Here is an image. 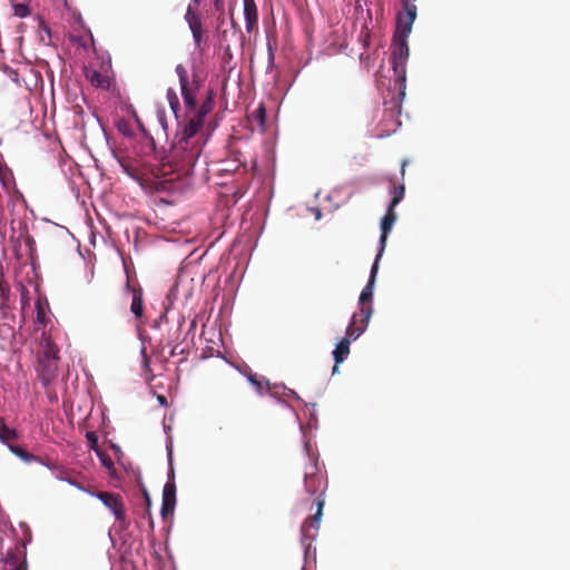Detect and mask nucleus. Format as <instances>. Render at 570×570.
<instances>
[{
	"mask_svg": "<svg viewBox=\"0 0 570 570\" xmlns=\"http://www.w3.org/2000/svg\"><path fill=\"white\" fill-rule=\"evenodd\" d=\"M311 463L306 465L304 473V488L309 495H317L316 498V513L307 518L301 528L302 543L309 547L312 540L315 538L321 522L323 508L325 504L324 494L327 488V480L322 473L317 458L311 459Z\"/></svg>",
	"mask_w": 570,
	"mask_h": 570,
	"instance_id": "obj_1",
	"label": "nucleus"
},
{
	"mask_svg": "<svg viewBox=\"0 0 570 570\" xmlns=\"http://www.w3.org/2000/svg\"><path fill=\"white\" fill-rule=\"evenodd\" d=\"M204 121L194 115L184 127L181 137L174 145V157H179L184 165H194L200 154V148L194 138L203 128Z\"/></svg>",
	"mask_w": 570,
	"mask_h": 570,
	"instance_id": "obj_2",
	"label": "nucleus"
},
{
	"mask_svg": "<svg viewBox=\"0 0 570 570\" xmlns=\"http://www.w3.org/2000/svg\"><path fill=\"white\" fill-rule=\"evenodd\" d=\"M6 445L8 446L9 451L12 454L18 456L23 462H26V463H33V462H36V463H39V464L46 466L49 471L52 472V474L55 475L56 479L66 481L70 485H73V487L78 488L81 491H85V492L90 493L91 495H95L96 498H98L100 500V502L105 507H107V492H104V491L98 492V493L90 492L85 487L78 484L76 481H73L71 479L62 478L61 474H62L63 470H62V468L59 464H57V463H55L52 461H49V460H45L41 456L31 454V453L27 452L23 448L10 443V441H8V444H6Z\"/></svg>",
	"mask_w": 570,
	"mask_h": 570,
	"instance_id": "obj_3",
	"label": "nucleus"
},
{
	"mask_svg": "<svg viewBox=\"0 0 570 570\" xmlns=\"http://www.w3.org/2000/svg\"><path fill=\"white\" fill-rule=\"evenodd\" d=\"M109 511L115 515L116 522L114 524L115 535L117 538H112L109 532V539L112 541V546L117 547V541H121L120 550L127 552V543L130 534L128 532V527L130 524V520L127 515V508L125 504L124 497L118 493H109Z\"/></svg>",
	"mask_w": 570,
	"mask_h": 570,
	"instance_id": "obj_4",
	"label": "nucleus"
},
{
	"mask_svg": "<svg viewBox=\"0 0 570 570\" xmlns=\"http://www.w3.org/2000/svg\"><path fill=\"white\" fill-rule=\"evenodd\" d=\"M407 37V33L395 31L392 43V68L396 81L403 87L406 79V62L410 55Z\"/></svg>",
	"mask_w": 570,
	"mask_h": 570,
	"instance_id": "obj_5",
	"label": "nucleus"
},
{
	"mask_svg": "<svg viewBox=\"0 0 570 570\" xmlns=\"http://www.w3.org/2000/svg\"><path fill=\"white\" fill-rule=\"evenodd\" d=\"M1 561L6 570H28L26 543L19 541L14 550L8 549Z\"/></svg>",
	"mask_w": 570,
	"mask_h": 570,
	"instance_id": "obj_6",
	"label": "nucleus"
},
{
	"mask_svg": "<svg viewBox=\"0 0 570 570\" xmlns=\"http://www.w3.org/2000/svg\"><path fill=\"white\" fill-rule=\"evenodd\" d=\"M372 312V307H364L360 308L357 313H354L346 328V336L344 338L351 341L360 337L367 327Z\"/></svg>",
	"mask_w": 570,
	"mask_h": 570,
	"instance_id": "obj_7",
	"label": "nucleus"
},
{
	"mask_svg": "<svg viewBox=\"0 0 570 570\" xmlns=\"http://www.w3.org/2000/svg\"><path fill=\"white\" fill-rule=\"evenodd\" d=\"M176 505V484L173 479H169L164 485L163 502H161V517L166 520L173 515Z\"/></svg>",
	"mask_w": 570,
	"mask_h": 570,
	"instance_id": "obj_8",
	"label": "nucleus"
},
{
	"mask_svg": "<svg viewBox=\"0 0 570 570\" xmlns=\"http://www.w3.org/2000/svg\"><path fill=\"white\" fill-rule=\"evenodd\" d=\"M395 220H396L395 210H394V208L389 207L386 214L384 215V217L381 220L380 248H379V253L375 257L376 261H380L382 257V254L386 246L389 233L391 232Z\"/></svg>",
	"mask_w": 570,
	"mask_h": 570,
	"instance_id": "obj_9",
	"label": "nucleus"
},
{
	"mask_svg": "<svg viewBox=\"0 0 570 570\" xmlns=\"http://www.w3.org/2000/svg\"><path fill=\"white\" fill-rule=\"evenodd\" d=\"M404 14L397 16L396 31L410 35L412 24L416 18V6L406 0L404 2Z\"/></svg>",
	"mask_w": 570,
	"mask_h": 570,
	"instance_id": "obj_10",
	"label": "nucleus"
},
{
	"mask_svg": "<svg viewBox=\"0 0 570 570\" xmlns=\"http://www.w3.org/2000/svg\"><path fill=\"white\" fill-rule=\"evenodd\" d=\"M199 89V82L196 79V77L188 81L186 85L180 86L181 96L184 99L185 107L188 110L196 111L197 101H196V94Z\"/></svg>",
	"mask_w": 570,
	"mask_h": 570,
	"instance_id": "obj_11",
	"label": "nucleus"
},
{
	"mask_svg": "<svg viewBox=\"0 0 570 570\" xmlns=\"http://www.w3.org/2000/svg\"><path fill=\"white\" fill-rule=\"evenodd\" d=\"M379 262L380 261H376V259L374 261V264L372 265V268H371L370 279H368L366 286L361 292V295L358 298L360 308L372 307L370 303L373 297V285H374L375 277H376L377 269H379Z\"/></svg>",
	"mask_w": 570,
	"mask_h": 570,
	"instance_id": "obj_12",
	"label": "nucleus"
},
{
	"mask_svg": "<svg viewBox=\"0 0 570 570\" xmlns=\"http://www.w3.org/2000/svg\"><path fill=\"white\" fill-rule=\"evenodd\" d=\"M244 1V16H245V26L248 33H250L254 29L257 28L258 13L257 6L254 0H243Z\"/></svg>",
	"mask_w": 570,
	"mask_h": 570,
	"instance_id": "obj_13",
	"label": "nucleus"
},
{
	"mask_svg": "<svg viewBox=\"0 0 570 570\" xmlns=\"http://www.w3.org/2000/svg\"><path fill=\"white\" fill-rule=\"evenodd\" d=\"M350 344L351 341L348 338H342L337 344L335 350L333 351V356L335 360V365L333 366V373L338 370V364L346 360L350 354Z\"/></svg>",
	"mask_w": 570,
	"mask_h": 570,
	"instance_id": "obj_14",
	"label": "nucleus"
},
{
	"mask_svg": "<svg viewBox=\"0 0 570 570\" xmlns=\"http://www.w3.org/2000/svg\"><path fill=\"white\" fill-rule=\"evenodd\" d=\"M112 156L119 168L122 169L131 178H138V170L135 163L128 157L120 156L117 151L112 150Z\"/></svg>",
	"mask_w": 570,
	"mask_h": 570,
	"instance_id": "obj_15",
	"label": "nucleus"
},
{
	"mask_svg": "<svg viewBox=\"0 0 570 570\" xmlns=\"http://www.w3.org/2000/svg\"><path fill=\"white\" fill-rule=\"evenodd\" d=\"M86 439L89 448L96 452L101 465L107 468V451L99 446V438L97 433L92 431L87 432Z\"/></svg>",
	"mask_w": 570,
	"mask_h": 570,
	"instance_id": "obj_16",
	"label": "nucleus"
},
{
	"mask_svg": "<svg viewBox=\"0 0 570 570\" xmlns=\"http://www.w3.org/2000/svg\"><path fill=\"white\" fill-rule=\"evenodd\" d=\"M83 73L92 86L101 87V88L107 86V78L104 76V73L99 72L96 68H94L91 66H85Z\"/></svg>",
	"mask_w": 570,
	"mask_h": 570,
	"instance_id": "obj_17",
	"label": "nucleus"
},
{
	"mask_svg": "<svg viewBox=\"0 0 570 570\" xmlns=\"http://www.w3.org/2000/svg\"><path fill=\"white\" fill-rule=\"evenodd\" d=\"M214 107V91L213 89H209L207 91V96L205 98V100L203 101L202 106L199 107V109L196 111V116L200 117L203 120H205V117L208 112L212 111Z\"/></svg>",
	"mask_w": 570,
	"mask_h": 570,
	"instance_id": "obj_18",
	"label": "nucleus"
},
{
	"mask_svg": "<svg viewBox=\"0 0 570 570\" xmlns=\"http://www.w3.org/2000/svg\"><path fill=\"white\" fill-rule=\"evenodd\" d=\"M185 20L187 21L191 32L194 30L203 29L200 17L190 6L188 7V9L186 11Z\"/></svg>",
	"mask_w": 570,
	"mask_h": 570,
	"instance_id": "obj_19",
	"label": "nucleus"
},
{
	"mask_svg": "<svg viewBox=\"0 0 570 570\" xmlns=\"http://www.w3.org/2000/svg\"><path fill=\"white\" fill-rule=\"evenodd\" d=\"M130 309L137 318H140L142 316L144 304H142V292L140 289L134 291Z\"/></svg>",
	"mask_w": 570,
	"mask_h": 570,
	"instance_id": "obj_20",
	"label": "nucleus"
},
{
	"mask_svg": "<svg viewBox=\"0 0 570 570\" xmlns=\"http://www.w3.org/2000/svg\"><path fill=\"white\" fill-rule=\"evenodd\" d=\"M250 119L255 122L259 130L265 129L266 124V108L263 104H261L257 109L252 114Z\"/></svg>",
	"mask_w": 570,
	"mask_h": 570,
	"instance_id": "obj_21",
	"label": "nucleus"
},
{
	"mask_svg": "<svg viewBox=\"0 0 570 570\" xmlns=\"http://www.w3.org/2000/svg\"><path fill=\"white\" fill-rule=\"evenodd\" d=\"M17 439L18 433L16 432V430L7 426L3 420L0 419V442L2 444H8V441Z\"/></svg>",
	"mask_w": 570,
	"mask_h": 570,
	"instance_id": "obj_22",
	"label": "nucleus"
},
{
	"mask_svg": "<svg viewBox=\"0 0 570 570\" xmlns=\"http://www.w3.org/2000/svg\"><path fill=\"white\" fill-rule=\"evenodd\" d=\"M10 297V287L3 281V272L0 267V309H4L7 307V303Z\"/></svg>",
	"mask_w": 570,
	"mask_h": 570,
	"instance_id": "obj_23",
	"label": "nucleus"
},
{
	"mask_svg": "<svg viewBox=\"0 0 570 570\" xmlns=\"http://www.w3.org/2000/svg\"><path fill=\"white\" fill-rule=\"evenodd\" d=\"M391 193H392L393 197H392V200H391V204L389 207L395 208V206L404 198V195H405L404 183L402 181L397 186H393Z\"/></svg>",
	"mask_w": 570,
	"mask_h": 570,
	"instance_id": "obj_24",
	"label": "nucleus"
},
{
	"mask_svg": "<svg viewBox=\"0 0 570 570\" xmlns=\"http://www.w3.org/2000/svg\"><path fill=\"white\" fill-rule=\"evenodd\" d=\"M39 374L56 376L57 363H52L51 361H39Z\"/></svg>",
	"mask_w": 570,
	"mask_h": 570,
	"instance_id": "obj_25",
	"label": "nucleus"
},
{
	"mask_svg": "<svg viewBox=\"0 0 570 570\" xmlns=\"http://www.w3.org/2000/svg\"><path fill=\"white\" fill-rule=\"evenodd\" d=\"M0 183H1L2 187L7 190H9L12 187V185H13L12 173L8 167H6L4 169H2L0 171Z\"/></svg>",
	"mask_w": 570,
	"mask_h": 570,
	"instance_id": "obj_26",
	"label": "nucleus"
},
{
	"mask_svg": "<svg viewBox=\"0 0 570 570\" xmlns=\"http://www.w3.org/2000/svg\"><path fill=\"white\" fill-rule=\"evenodd\" d=\"M116 127L119 132H121L126 137H130L132 135V129L129 121L126 118H120L116 120Z\"/></svg>",
	"mask_w": 570,
	"mask_h": 570,
	"instance_id": "obj_27",
	"label": "nucleus"
},
{
	"mask_svg": "<svg viewBox=\"0 0 570 570\" xmlns=\"http://www.w3.org/2000/svg\"><path fill=\"white\" fill-rule=\"evenodd\" d=\"M167 99H168L170 108L173 109L174 112H176L179 109L180 105H179L178 96L173 88H169L167 90Z\"/></svg>",
	"mask_w": 570,
	"mask_h": 570,
	"instance_id": "obj_28",
	"label": "nucleus"
},
{
	"mask_svg": "<svg viewBox=\"0 0 570 570\" xmlns=\"http://www.w3.org/2000/svg\"><path fill=\"white\" fill-rule=\"evenodd\" d=\"M121 111L126 112L127 115H130L132 118H135L137 125L140 127L141 130H145L139 117L137 116L136 111L134 110L132 106L127 102H121L120 106Z\"/></svg>",
	"mask_w": 570,
	"mask_h": 570,
	"instance_id": "obj_29",
	"label": "nucleus"
},
{
	"mask_svg": "<svg viewBox=\"0 0 570 570\" xmlns=\"http://www.w3.org/2000/svg\"><path fill=\"white\" fill-rule=\"evenodd\" d=\"M13 12L19 18H26L30 14V9L27 3H16L13 4Z\"/></svg>",
	"mask_w": 570,
	"mask_h": 570,
	"instance_id": "obj_30",
	"label": "nucleus"
},
{
	"mask_svg": "<svg viewBox=\"0 0 570 570\" xmlns=\"http://www.w3.org/2000/svg\"><path fill=\"white\" fill-rule=\"evenodd\" d=\"M40 361H48V362L51 361L52 363H57V361H58V352H57V350H55L52 346H48L45 350L43 355L40 358Z\"/></svg>",
	"mask_w": 570,
	"mask_h": 570,
	"instance_id": "obj_31",
	"label": "nucleus"
},
{
	"mask_svg": "<svg viewBox=\"0 0 570 570\" xmlns=\"http://www.w3.org/2000/svg\"><path fill=\"white\" fill-rule=\"evenodd\" d=\"M175 71L179 78L180 86L188 83L189 79H188L187 69L183 65H180V63L177 65L175 68Z\"/></svg>",
	"mask_w": 570,
	"mask_h": 570,
	"instance_id": "obj_32",
	"label": "nucleus"
},
{
	"mask_svg": "<svg viewBox=\"0 0 570 570\" xmlns=\"http://www.w3.org/2000/svg\"><path fill=\"white\" fill-rule=\"evenodd\" d=\"M248 380L257 389L258 392H262L265 387L268 386V382L258 381L256 375H249Z\"/></svg>",
	"mask_w": 570,
	"mask_h": 570,
	"instance_id": "obj_33",
	"label": "nucleus"
},
{
	"mask_svg": "<svg viewBox=\"0 0 570 570\" xmlns=\"http://www.w3.org/2000/svg\"><path fill=\"white\" fill-rule=\"evenodd\" d=\"M55 377L56 376H52V375H41V374H39V379H40L41 385L45 389H48L50 386V384L52 383Z\"/></svg>",
	"mask_w": 570,
	"mask_h": 570,
	"instance_id": "obj_34",
	"label": "nucleus"
},
{
	"mask_svg": "<svg viewBox=\"0 0 570 570\" xmlns=\"http://www.w3.org/2000/svg\"><path fill=\"white\" fill-rule=\"evenodd\" d=\"M191 35H193V38H194V41H195L196 46H197V47H200V43H202V41H203V29H200V30H194V31L191 32Z\"/></svg>",
	"mask_w": 570,
	"mask_h": 570,
	"instance_id": "obj_35",
	"label": "nucleus"
},
{
	"mask_svg": "<svg viewBox=\"0 0 570 570\" xmlns=\"http://www.w3.org/2000/svg\"><path fill=\"white\" fill-rule=\"evenodd\" d=\"M97 118V121L101 128V131L104 134V137L107 139V132H108V129H107V122L104 120V118L99 117V116H96Z\"/></svg>",
	"mask_w": 570,
	"mask_h": 570,
	"instance_id": "obj_36",
	"label": "nucleus"
},
{
	"mask_svg": "<svg viewBox=\"0 0 570 570\" xmlns=\"http://www.w3.org/2000/svg\"><path fill=\"white\" fill-rule=\"evenodd\" d=\"M37 320L39 323H42L45 321V312L39 301L37 302Z\"/></svg>",
	"mask_w": 570,
	"mask_h": 570,
	"instance_id": "obj_37",
	"label": "nucleus"
},
{
	"mask_svg": "<svg viewBox=\"0 0 570 570\" xmlns=\"http://www.w3.org/2000/svg\"><path fill=\"white\" fill-rule=\"evenodd\" d=\"M109 449H112L117 455V460L121 462L122 459V452L120 451L119 446L115 445L109 441Z\"/></svg>",
	"mask_w": 570,
	"mask_h": 570,
	"instance_id": "obj_38",
	"label": "nucleus"
},
{
	"mask_svg": "<svg viewBox=\"0 0 570 570\" xmlns=\"http://www.w3.org/2000/svg\"><path fill=\"white\" fill-rule=\"evenodd\" d=\"M47 397L49 400L50 403H57L58 402V395L56 392H52V391H47Z\"/></svg>",
	"mask_w": 570,
	"mask_h": 570,
	"instance_id": "obj_39",
	"label": "nucleus"
},
{
	"mask_svg": "<svg viewBox=\"0 0 570 570\" xmlns=\"http://www.w3.org/2000/svg\"><path fill=\"white\" fill-rule=\"evenodd\" d=\"M407 164H409V161L406 159L402 160V163H401V177H402V180L404 179L405 168H406Z\"/></svg>",
	"mask_w": 570,
	"mask_h": 570,
	"instance_id": "obj_40",
	"label": "nucleus"
},
{
	"mask_svg": "<svg viewBox=\"0 0 570 570\" xmlns=\"http://www.w3.org/2000/svg\"><path fill=\"white\" fill-rule=\"evenodd\" d=\"M214 6L218 11H224L223 0H215Z\"/></svg>",
	"mask_w": 570,
	"mask_h": 570,
	"instance_id": "obj_41",
	"label": "nucleus"
},
{
	"mask_svg": "<svg viewBox=\"0 0 570 570\" xmlns=\"http://www.w3.org/2000/svg\"><path fill=\"white\" fill-rule=\"evenodd\" d=\"M70 189L73 193L75 197L78 199L79 198V189L76 187V185L73 183H70Z\"/></svg>",
	"mask_w": 570,
	"mask_h": 570,
	"instance_id": "obj_42",
	"label": "nucleus"
},
{
	"mask_svg": "<svg viewBox=\"0 0 570 570\" xmlns=\"http://www.w3.org/2000/svg\"><path fill=\"white\" fill-rule=\"evenodd\" d=\"M274 58H275V56H274V51H273L272 47H271V46H268V60H269V63H271V65H273V63H274Z\"/></svg>",
	"mask_w": 570,
	"mask_h": 570,
	"instance_id": "obj_43",
	"label": "nucleus"
},
{
	"mask_svg": "<svg viewBox=\"0 0 570 570\" xmlns=\"http://www.w3.org/2000/svg\"><path fill=\"white\" fill-rule=\"evenodd\" d=\"M108 469H109V479L114 478V475H115V468H114V463L110 460H109Z\"/></svg>",
	"mask_w": 570,
	"mask_h": 570,
	"instance_id": "obj_44",
	"label": "nucleus"
},
{
	"mask_svg": "<svg viewBox=\"0 0 570 570\" xmlns=\"http://www.w3.org/2000/svg\"><path fill=\"white\" fill-rule=\"evenodd\" d=\"M230 59L232 58V52H230V48L229 46H226L225 48V52H224V59Z\"/></svg>",
	"mask_w": 570,
	"mask_h": 570,
	"instance_id": "obj_45",
	"label": "nucleus"
},
{
	"mask_svg": "<svg viewBox=\"0 0 570 570\" xmlns=\"http://www.w3.org/2000/svg\"><path fill=\"white\" fill-rule=\"evenodd\" d=\"M94 277V269H91L88 274H86L87 283H90Z\"/></svg>",
	"mask_w": 570,
	"mask_h": 570,
	"instance_id": "obj_46",
	"label": "nucleus"
},
{
	"mask_svg": "<svg viewBox=\"0 0 570 570\" xmlns=\"http://www.w3.org/2000/svg\"><path fill=\"white\" fill-rule=\"evenodd\" d=\"M94 208H95V212H96V214H97L98 218L102 222V220H104V218H102V216H101V213L99 212L98 206H97V205H94Z\"/></svg>",
	"mask_w": 570,
	"mask_h": 570,
	"instance_id": "obj_47",
	"label": "nucleus"
},
{
	"mask_svg": "<svg viewBox=\"0 0 570 570\" xmlns=\"http://www.w3.org/2000/svg\"><path fill=\"white\" fill-rule=\"evenodd\" d=\"M90 244H91L92 246H96V235H95V233H94V232H91V235H90Z\"/></svg>",
	"mask_w": 570,
	"mask_h": 570,
	"instance_id": "obj_48",
	"label": "nucleus"
},
{
	"mask_svg": "<svg viewBox=\"0 0 570 570\" xmlns=\"http://www.w3.org/2000/svg\"><path fill=\"white\" fill-rule=\"evenodd\" d=\"M6 167H8V166L6 165V163H4V161H3V159H2V156L0 155V171H1L2 169H4Z\"/></svg>",
	"mask_w": 570,
	"mask_h": 570,
	"instance_id": "obj_49",
	"label": "nucleus"
},
{
	"mask_svg": "<svg viewBox=\"0 0 570 570\" xmlns=\"http://www.w3.org/2000/svg\"><path fill=\"white\" fill-rule=\"evenodd\" d=\"M159 401H160V403L165 404L166 403V397L165 396H159Z\"/></svg>",
	"mask_w": 570,
	"mask_h": 570,
	"instance_id": "obj_50",
	"label": "nucleus"
},
{
	"mask_svg": "<svg viewBox=\"0 0 570 570\" xmlns=\"http://www.w3.org/2000/svg\"><path fill=\"white\" fill-rule=\"evenodd\" d=\"M100 205H101V207H102V208L105 207V200H104V198H101V199H100Z\"/></svg>",
	"mask_w": 570,
	"mask_h": 570,
	"instance_id": "obj_51",
	"label": "nucleus"
},
{
	"mask_svg": "<svg viewBox=\"0 0 570 570\" xmlns=\"http://www.w3.org/2000/svg\"><path fill=\"white\" fill-rule=\"evenodd\" d=\"M28 537L29 538L27 539V542H30L31 541V534L29 533Z\"/></svg>",
	"mask_w": 570,
	"mask_h": 570,
	"instance_id": "obj_52",
	"label": "nucleus"
},
{
	"mask_svg": "<svg viewBox=\"0 0 570 570\" xmlns=\"http://www.w3.org/2000/svg\"><path fill=\"white\" fill-rule=\"evenodd\" d=\"M362 324V316H358V325Z\"/></svg>",
	"mask_w": 570,
	"mask_h": 570,
	"instance_id": "obj_53",
	"label": "nucleus"
},
{
	"mask_svg": "<svg viewBox=\"0 0 570 570\" xmlns=\"http://www.w3.org/2000/svg\"><path fill=\"white\" fill-rule=\"evenodd\" d=\"M145 495H146V500H147V502L149 503V497H148V494H147V493H145Z\"/></svg>",
	"mask_w": 570,
	"mask_h": 570,
	"instance_id": "obj_54",
	"label": "nucleus"
},
{
	"mask_svg": "<svg viewBox=\"0 0 570 570\" xmlns=\"http://www.w3.org/2000/svg\"><path fill=\"white\" fill-rule=\"evenodd\" d=\"M193 1H194V2H196V3H198V2H199V0H193Z\"/></svg>",
	"mask_w": 570,
	"mask_h": 570,
	"instance_id": "obj_55",
	"label": "nucleus"
}]
</instances>
